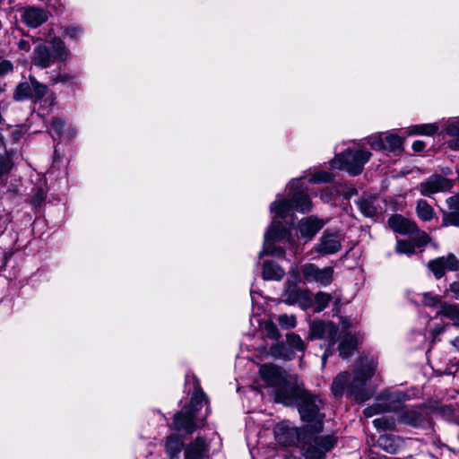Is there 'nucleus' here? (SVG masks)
Wrapping results in <instances>:
<instances>
[{"instance_id": "nucleus-31", "label": "nucleus", "mask_w": 459, "mask_h": 459, "mask_svg": "<svg viewBox=\"0 0 459 459\" xmlns=\"http://www.w3.org/2000/svg\"><path fill=\"white\" fill-rule=\"evenodd\" d=\"M438 314L443 315L454 321L456 325H459V306L455 304H444L441 306V309Z\"/></svg>"}, {"instance_id": "nucleus-45", "label": "nucleus", "mask_w": 459, "mask_h": 459, "mask_svg": "<svg viewBox=\"0 0 459 459\" xmlns=\"http://www.w3.org/2000/svg\"><path fill=\"white\" fill-rule=\"evenodd\" d=\"M65 124V122L60 118H53L51 122V128H50V134L53 138L55 136L60 137L63 134V130Z\"/></svg>"}, {"instance_id": "nucleus-32", "label": "nucleus", "mask_w": 459, "mask_h": 459, "mask_svg": "<svg viewBox=\"0 0 459 459\" xmlns=\"http://www.w3.org/2000/svg\"><path fill=\"white\" fill-rule=\"evenodd\" d=\"M286 342L292 351H304L306 345L301 337L295 333H289L286 334Z\"/></svg>"}, {"instance_id": "nucleus-20", "label": "nucleus", "mask_w": 459, "mask_h": 459, "mask_svg": "<svg viewBox=\"0 0 459 459\" xmlns=\"http://www.w3.org/2000/svg\"><path fill=\"white\" fill-rule=\"evenodd\" d=\"M55 62L51 51L44 44H39L33 51L32 64L42 69L49 67Z\"/></svg>"}, {"instance_id": "nucleus-16", "label": "nucleus", "mask_w": 459, "mask_h": 459, "mask_svg": "<svg viewBox=\"0 0 459 459\" xmlns=\"http://www.w3.org/2000/svg\"><path fill=\"white\" fill-rule=\"evenodd\" d=\"M262 379L271 386L273 390L282 384L287 375L279 367L273 364H264L259 369Z\"/></svg>"}, {"instance_id": "nucleus-34", "label": "nucleus", "mask_w": 459, "mask_h": 459, "mask_svg": "<svg viewBox=\"0 0 459 459\" xmlns=\"http://www.w3.org/2000/svg\"><path fill=\"white\" fill-rule=\"evenodd\" d=\"M333 297L331 294L319 291L315 296V312L323 311L331 302Z\"/></svg>"}, {"instance_id": "nucleus-9", "label": "nucleus", "mask_w": 459, "mask_h": 459, "mask_svg": "<svg viewBox=\"0 0 459 459\" xmlns=\"http://www.w3.org/2000/svg\"><path fill=\"white\" fill-rule=\"evenodd\" d=\"M274 435L277 442L282 446H289L301 443L307 438V427L302 430L297 429L291 422L281 421L274 428Z\"/></svg>"}, {"instance_id": "nucleus-41", "label": "nucleus", "mask_w": 459, "mask_h": 459, "mask_svg": "<svg viewBox=\"0 0 459 459\" xmlns=\"http://www.w3.org/2000/svg\"><path fill=\"white\" fill-rule=\"evenodd\" d=\"M333 177L331 173L324 170L317 171L312 175L309 178V183L312 184H321V183H328L333 181Z\"/></svg>"}, {"instance_id": "nucleus-48", "label": "nucleus", "mask_w": 459, "mask_h": 459, "mask_svg": "<svg viewBox=\"0 0 459 459\" xmlns=\"http://www.w3.org/2000/svg\"><path fill=\"white\" fill-rule=\"evenodd\" d=\"M13 163L8 155L2 156L0 155V178L8 173L12 169Z\"/></svg>"}, {"instance_id": "nucleus-61", "label": "nucleus", "mask_w": 459, "mask_h": 459, "mask_svg": "<svg viewBox=\"0 0 459 459\" xmlns=\"http://www.w3.org/2000/svg\"><path fill=\"white\" fill-rule=\"evenodd\" d=\"M441 332H442V329H435V330L433 331V334H434V335H437V334H439Z\"/></svg>"}, {"instance_id": "nucleus-27", "label": "nucleus", "mask_w": 459, "mask_h": 459, "mask_svg": "<svg viewBox=\"0 0 459 459\" xmlns=\"http://www.w3.org/2000/svg\"><path fill=\"white\" fill-rule=\"evenodd\" d=\"M33 80L34 78L30 77L29 82H23L17 85L13 95L16 100L22 101L27 99H32Z\"/></svg>"}, {"instance_id": "nucleus-8", "label": "nucleus", "mask_w": 459, "mask_h": 459, "mask_svg": "<svg viewBox=\"0 0 459 459\" xmlns=\"http://www.w3.org/2000/svg\"><path fill=\"white\" fill-rule=\"evenodd\" d=\"M297 406L302 420L308 422H315L316 431H322V420L324 414L320 412L323 406L322 401L316 395L307 391H304L300 396Z\"/></svg>"}, {"instance_id": "nucleus-10", "label": "nucleus", "mask_w": 459, "mask_h": 459, "mask_svg": "<svg viewBox=\"0 0 459 459\" xmlns=\"http://www.w3.org/2000/svg\"><path fill=\"white\" fill-rule=\"evenodd\" d=\"M429 241L430 238L425 231H418V234L410 239L397 240L395 249L400 255L411 256L422 252Z\"/></svg>"}, {"instance_id": "nucleus-3", "label": "nucleus", "mask_w": 459, "mask_h": 459, "mask_svg": "<svg viewBox=\"0 0 459 459\" xmlns=\"http://www.w3.org/2000/svg\"><path fill=\"white\" fill-rule=\"evenodd\" d=\"M307 436L302 446L307 459H322L337 443L334 435H317L321 431H316V426H307Z\"/></svg>"}, {"instance_id": "nucleus-4", "label": "nucleus", "mask_w": 459, "mask_h": 459, "mask_svg": "<svg viewBox=\"0 0 459 459\" xmlns=\"http://www.w3.org/2000/svg\"><path fill=\"white\" fill-rule=\"evenodd\" d=\"M371 152L364 150H347L337 155L331 163L332 168L347 171L356 176L362 172L364 165L369 160Z\"/></svg>"}, {"instance_id": "nucleus-29", "label": "nucleus", "mask_w": 459, "mask_h": 459, "mask_svg": "<svg viewBox=\"0 0 459 459\" xmlns=\"http://www.w3.org/2000/svg\"><path fill=\"white\" fill-rule=\"evenodd\" d=\"M416 212L419 218L424 221H429L434 215V210L426 200L420 199L417 202Z\"/></svg>"}, {"instance_id": "nucleus-40", "label": "nucleus", "mask_w": 459, "mask_h": 459, "mask_svg": "<svg viewBox=\"0 0 459 459\" xmlns=\"http://www.w3.org/2000/svg\"><path fill=\"white\" fill-rule=\"evenodd\" d=\"M367 143L373 150L385 152V139L380 134L370 135L368 138Z\"/></svg>"}, {"instance_id": "nucleus-19", "label": "nucleus", "mask_w": 459, "mask_h": 459, "mask_svg": "<svg viewBox=\"0 0 459 459\" xmlns=\"http://www.w3.org/2000/svg\"><path fill=\"white\" fill-rule=\"evenodd\" d=\"M22 19L30 28H38L48 19V12L36 7H29L24 10Z\"/></svg>"}, {"instance_id": "nucleus-39", "label": "nucleus", "mask_w": 459, "mask_h": 459, "mask_svg": "<svg viewBox=\"0 0 459 459\" xmlns=\"http://www.w3.org/2000/svg\"><path fill=\"white\" fill-rule=\"evenodd\" d=\"M277 322L280 326L284 329H292L297 325L296 316L294 315L281 314L277 317Z\"/></svg>"}, {"instance_id": "nucleus-33", "label": "nucleus", "mask_w": 459, "mask_h": 459, "mask_svg": "<svg viewBox=\"0 0 459 459\" xmlns=\"http://www.w3.org/2000/svg\"><path fill=\"white\" fill-rule=\"evenodd\" d=\"M438 127L435 124L417 125L411 128V134L432 135L437 131Z\"/></svg>"}, {"instance_id": "nucleus-38", "label": "nucleus", "mask_w": 459, "mask_h": 459, "mask_svg": "<svg viewBox=\"0 0 459 459\" xmlns=\"http://www.w3.org/2000/svg\"><path fill=\"white\" fill-rule=\"evenodd\" d=\"M446 260H430L427 266L434 273L436 278H441L446 272Z\"/></svg>"}, {"instance_id": "nucleus-37", "label": "nucleus", "mask_w": 459, "mask_h": 459, "mask_svg": "<svg viewBox=\"0 0 459 459\" xmlns=\"http://www.w3.org/2000/svg\"><path fill=\"white\" fill-rule=\"evenodd\" d=\"M442 227L455 226L459 227V212H444L442 216Z\"/></svg>"}, {"instance_id": "nucleus-56", "label": "nucleus", "mask_w": 459, "mask_h": 459, "mask_svg": "<svg viewBox=\"0 0 459 459\" xmlns=\"http://www.w3.org/2000/svg\"><path fill=\"white\" fill-rule=\"evenodd\" d=\"M18 46L21 50H24L26 52L30 49V43L24 39L20 40Z\"/></svg>"}, {"instance_id": "nucleus-22", "label": "nucleus", "mask_w": 459, "mask_h": 459, "mask_svg": "<svg viewBox=\"0 0 459 459\" xmlns=\"http://www.w3.org/2000/svg\"><path fill=\"white\" fill-rule=\"evenodd\" d=\"M52 56L55 62H65L70 56V51L65 43L60 38H54L50 40Z\"/></svg>"}, {"instance_id": "nucleus-36", "label": "nucleus", "mask_w": 459, "mask_h": 459, "mask_svg": "<svg viewBox=\"0 0 459 459\" xmlns=\"http://www.w3.org/2000/svg\"><path fill=\"white\" fill-rule=\"evenodd\" d=\"M377 445L380 448L386 451L387 453H394L397 448L394 438L388 435H381L377 439Z\"/></svg>"}, {"instance_id": "nucleus-42", "label": "nucleus", "mask_w": 459, "mask_h": 459, "mask_svg": "<svg viewBox=\"0 0 459 459\" xmlns=\"http://www.w3.org/2000/svg\"><path fill=\"white\" fill-rule=\"evenodd\" d=\"M263 328L265 332V335L272 340H278L281 337L280 332L276 325L270 320L264 321Z\"/></svg>"}, {"instance_id": "nucleus-35", "label": "nucleus", "mask_w": 459, "mask_h": 459, "mask_svg": "<svg viewBox=\"0 0 459 459\" xmlns=\"http://www.w3.org/2000/svg\"><path fill=\"white\" fill-rule=\"evenodd\" d=\"M373 424L378 430H392L395 427V420L393 417L381 416L375 419Z\"/></svg>"}, {"instance_id": "nucleus-47", "label": "nucleus", "mask_w": 459, "mask_h": 459, "mask_svg": "<svg viewBox=\"0 0 459 459\" xmlns=\"http://www.w3.org/2000/svg\"><path fill=\"white\" fill-rule=\"evenodd\" d=\"M48 87L45 84L39 83L35 78L33 80L32 99L39 100L46 95Z\"/></svg>"}, {"instance_id": "nucleus-53", "label": "nucleus", "mask_w": 459, "mask_h": 459, "mask_svg": "<svg viewBox=\"0 0 459 459\" xmlns=\"http://www.w3.org/2000/svg\"><path fill=\"white\" fill-rule=\"evenodd\" d=\"M450 290L454 293V297L459 299V281L452 283Z\"/></svg>"}, {"instance_id": "nucleus-59", "label": "nucleus", "mask_w": 459, "mask_h": 459, "mask_svg": "<svg viewBox=\"0 0 459 459\" xmlns=\"http://www.w3.org/2000/svg\"><path fill=\"white\" fill-rule=\"evenodd\" d=\"M44 198H45L44 193L43 192H39V195H38L37 201L38 202H41Z\"/></svg>"}, {"instance_id": "nucleus-63", "label": "nucleus", "mask_w": 459, "mask_h": 459, "mask_svg": "<svg viewBox=\"0 0 459 459\" xmlns=\"http://www.w3.org/2000/svg\"><path fill=\"white\" fill-rule=\"evenodd\" d=\"M447 258L452 259V258H455V256L453 254H450V255L447 256Z\"/></svg>"}, {"instance_id": "nucleus-30", "label": "nucleus", "mask_w": 459, "mask_h": 459, "mask_svg": "<svg viewBox=\"0 0 459 459\" xmlns=\"http://www.w3.org/2000/svg\"><path fill=\"white\" fill-rule=\"evenodd\" d=\"M385 152L399 151L403 147V140L397 134H389L385 138Z\"/></svg>"}, {"instance_id": "nucleus-7", "label": "nucleus", "mask_w": 459, "mask_h": 459, "mask_svg": "<svg viewBox=\"0 0 459 459\" xmlns=\"http://www.w3.org/2000/svg\"><path fill=\"white\" fill-rule=\"evenodd\" d=\"M338 328L332 322L323 320H314L309 325L307 338L309 340H325L328 342V347L322 356V364L325 365L327 358L333 353V346L336 342Z\"/></svg>"}, {"instance_id": "nucleus-5", "label": "nucleus", "mask_w": 459, "mask_h": 459, "mask_svg": "<svg viewBox=\"0 0 459 459\" xmlns=\"http://www.w3.org/2000/svg\"><path fill=\"white\" fill-rule=\"evenodd\" d=\"M290 274V278L286 281L281 294L282 300L288 305L298 304L303 309L309 307L313 303L312 294L307 289L298 286L300 281L299 272L295 269Z\"/></svg>"}, {"instance_id": "nucleus-11", "label": "nucleus", "mask_w": 459, "mask_h": 459, "mask_svg": "<svg viewBox=\"0 0 459 459\" xmlns=\"http://www.w3.org/2000/svg\"><path fill=\"white\" fill-rule=\"evenodd\" d=\"M305 390L288 380V377L273 389L274 401L287 406L297 404Z\"/></svg>"}, {"instance_id": "nucleus-51", "label": "nucleus", "mask_w": 459, "mask_h": 459, "mask_svg": "<svg viewBox=\"0 0 459 459\" xmlns=\"http://www.w3.org/2000/svg\"><path fill=\"white\" fill-rule=\"evenodd\" d=\"M446 204L449 209L459 211V195H455L447 198Z\"/></svg>"}, {"instance_id": "nucleus-23", "label": "nucleus", "mask_w": 459, "mask_h": 459, "mask_svg": "<svg viewBox=\"0 0 459 459\" xmlns=\"http://www.w3.org/2000/svg\"><path fill=\"white\" fill-rule=\"evenodd\" d=\"M446 133L451 137L447 141L448 146L452 150H459V117H455L447 122Z\"/></svg>"}, {"instance_id": "nucleus-25", "label": "nucleus", "mask_w": 459, "mask_h": 459, "mask_svg": "<svg viewBox=\"0 0 459 459\" xmlns=\"http://www.w3.org/2000/svg\"><path fill=\"white\" fill-rule=\"evenodd\" d=\"M349 378V374L347 372H342L333 379L332 384V392L334 396H342L345 391L348 393V385L350 383Z\"/></svg>"}, {"instance_id": "nucleus-50", "label": "nucleus", "mask_w": 459, "mask_h": 459, "mask_svg": "<svg viewBox=\"0 0 459 459\" xmlns=\"http://www.w3.org/2000/svg\"><path fill=\"white\" fill-rule=\"evenodd\" d=\"M423 301L425 305L434 307L439 303V299L437 296H431L428 293L423 294Z\"/></svg>"}, {"instance_id": "nucleus-26", "label": "nucleus", "mask_w": 459, "mask_h": 459, "mask_svg": "<svg viewBox=\"0 0 459 459\" xmlns=\"http://www.w3.org/2000/svg\"><path fill=\"white\" fill-rule=\"evenodd\" d=\"M356 344L357 338L354 335L345 334L339 345L340 356L343 359L349 358L352 354Z\"/></svg>"}, {"instance_id": "nucleus-14", "label": "nucleus", "mask_w": 459, "mask_h": 459, "mask_svg": "<svg viewBox=\"0 0 459 459\" xmlns=\"http://www.w3.org/2000/svg\"><path fill=\"white\" fill-rule=\"evenodd\" d=\"M303 277L306 282L317 283L321 286H327L333 281L332 267L318 268L315 264H307L302 268Z\"/></svg>"}, {"instance_id": "nucleus-21", "label": "nucleus", "mask_w": 459, "mask_h": 459, "mask_svg": "<svg viewBox=\"0 0 459 459\" xmlns=\"http://www.w3.org/2000/svg\"><path fill=\"white\" fill-rule=\"evenodd\" d=\"M284 273V269L275 260H266L263 264L262 275L264 280L280 281Z\"/></svg>"}, {"instance_id": "nucleus-54", "label": "nucleus", "mask_w": 459, "mask_h": 459, "mask_svg": "<svg viewBox=\"0 0 459 459\" xmlns=\"http://www.w3.org/2000/svg\"><path fill=\"white\" fill-rule=\"evenodd\" d=\"M425 148V143L424 142L422 141H415L413 143H412V149L415 151V152H421L423 151Z\"/></svg>"}, {"instance_id": "nucleus-57", "label": "nucleus", "mask_w": 459, "mask_h": 459, "mask_svg": "<svg viewBox=\"0 0 459 459\" xmlns=\"http://www.w3.org/2000/svg\"><path fill=\"white\" fill-rule=\"evenodd\" d=\"M341 324H342V328L343 330H346L350 327V322L347 319H342Z\"/></svg>"}, {"instance_id": "nucleus-58", "label": "nucleus", "mask_w": 459, "mask_h": 459, "mask_svg": "<svg viewBox=\"0 0 459 459\" xmlns=\"http://www.w3.org/2000/svg\"><path fill=\"white\" fill-rule=\"evenodd\" d=\"M451 343L455 347H459V337H456L455 339L451 341Z\"/></svg>"}, {"instance_id": "nucleus-49", "label": "nucleus", "mask_w": 459, "mask_h": 459, "mask_svg": "<svg viewBox=\"0 0 459 459\" xmlns=\"http://www.w3.org/2000/svg\"><path fill=\"white\" fill-rule=\"evenodd\" d=\"M13 71V64L4 59H0V76H4Z\"/></svg>"}, {"instance_id": "nucleus-60", "label": "nucleus", "mask_w": 459, "mask_h": 459, "mask_svg": "<svg viewBox=\"0 0 459 459\" xmlns=\"http://www.w3.org/2000/svg\"><path fill=\"white\" fill-rule=\"evenodd\" d=\"M320 197L324 202H327L329 200V196L327 194H322Z\"/></svg>"}, {"instance_id": "nucleus-17", "label": "nucleus", "mask_w": 459, "mask_h": 459, "mask_svg": "<svg viewBox=\"0 0 459 459\" xmlns=\"http://www.w3.org/2000/svg\"><path fill=\"white\" fill-rule=\"evenodd\" d=\"M388 225L394 232L402 235L418 234V231H421L413 221L400 214L391 216L388 219Z\"/></svg>"}, {"instance_id": "nucleus-18", "label": "nucleus", "mask_w": 459, "mask_h": 459, "mask_svg": "<svg viewBox=\"0 0 459 459\" xmlns=\"http://www.w3.org/2000/svg\"><path fill=\"white\" fill-rule=\"evenodd\" d=\"M209 445L204 438L197 437L185 450V459H208Z\"/></svg>"}, {"instance_id": "nucleus-62", "label": "nucleus", "mask_w": 459, "mask_h": 459, "mask_svg": "<svg viewBox=\"0 0 459 459\" xmlns=\"http://www.w3.org/2000/svg\"><path fill=\"white\" fill-rule=\"evenodd\" d=\"M74 134H76V131L74 129H72L70 137H73Z\"/></svg>"}, {"instance_id": "nucleus-2", "label": "nucleus", "mask_w": 459, "mask_h": 459, "mask_svg": "<svg viewBox=\"0 0 459 459\" xmlns=\"http://www.w3.org/2000/svg\"><path fill=\"white\" fill-rule=\"evenodd\" d=\"M377 363L372 358H360L353 370V378L348 385V394L357 402H364L371 394L365 387L366 383L375 374Z\"/></svg>"}, {"instance_id": "nucleus-44", "label": "nucleus", "mask_w": 459, "mask_h": 459, "mask_svg": "<svg viewBox=\"0 0 459 459\" xmlns=\"http://www.w3.org/2000/svg\"><path fill=\"white\" fill-rule=\"evenodd\" d=\"M75 76L67 73H59L50 79V83L55 85L57 83H72L74 82Z\"/></svg>"}, {"instance_id": "nucleus-12", "label": "nucleus", "mask_w": 459, "mask_h": 459, "mask_svg": "<svg viewBox=\"0 0 459 459\" xmlns=\"http://www.w3.org/2000/svg\"><path fill=\"white\" fill-rule=\"evenodd\" d=\"M453 186L451 179L438 174H433L422 181L418 188L422 195L431 197L435 194L450 191Z\"/></svg>"}, {"instance_id": "nucleus-55", "label": "nucleus", "mask_w": 459, "mask_h": 459, "mask_svg": "<svg viewBox=\"0 0 459 459\" xmlns=\"http://www.w3.org/2000/svg\"><path fill=\"white\" fill-rule=\"evenodd\" d=\"M378 411L375 407H368L364 410L363 413L366 417L369 418L377 414Z\"/></svg>"}, {"instance_id": "nucleus-13", "label": "nucleus", "mask_w": 459, "mask_h": 459, "mask_svg": "<svg viewBox=\"0 0 459 459\" xmlns=\"http://www.w3.org/2000/svg\"><path fill=\"white\" fill-rule=\"evenodd\" d=\"M327 220L311 215L302 218L296 225L297 236L306 242L311 240L316 233L326 224Z\"/></svg>"}, {"instance_id": "nucleus-6", "label": "nucleus", "mask_w": 459, "mask_h": 459, "mask_svg": "<svg viewBox=\"0 0 459 459\" xmlns=\"http://www.w3.org/2000/svg\"><path fill=\"white\" fill-rule=\"evenodd\" d=\"M206 404L205 394L202 391L196 390L191 398L190 406L184 407L181 411L174 416L173 425L175 429L193 433L195 428L194 419L196 412Z\"/></svg>"}, {"instance_id": "nucleus-52", "label": "nucleus", "mask_w": 459, "mask_h": 459, "mask_svg": "<svg viewBox=\"0 0 459 459\" xmlns=\"http://www.w3.org/2000/svg\"><path fill=\"white\" fill-rule=\"evenodd\" d=\"M446 270L457 271L459 270V260H446Z\"/></svg>"}, {"instance_id": "nucleus-64", "label": "nucleus", "mask_w": 459, "mask_h": 459, "mask_svg": "<svg viewBox=\"0 0 459 459\" xmlns=\"http://www.w3.org/2000/svg\"><path fill=\"white\" fill-rule=\"evenodd\" d=\"M369 459H386L385 457H381V458H378V457H371Z\"/></svg>"}, {"instance_id": "nucleus-15", "label": "nucleus", "mask_w": 459, "mask_h": 459, "mask_svg": "<svg viewBox=\"0 0 459 459\" xmlns=\"http://www.w3.org/2000/svg\"><path fill=\"white\" fill-rule=\"evenodd\" d=\"M341 247L339 236L325 230L321 236L319 242L315 247V249L322 255H329L338 252Z\"/></svg>"}, {"instance_id": "nucleus-46", "label": "nucleus", "mask_w": 459, "mask_h": 459, "mask_svg": "<svg viewBox=\"0 0 459 459\" xmlns=\"http://www.w3.org/2000/svg\"><path fill=\"white\" fill-rule=\"evenodd\" d=\"M63 30V35L71 39L76 40L82 35V29L78 26H67Z\"/></svg>"}, {"instance_id": "nucleus-43", "label": "nucleus", "mask_w": 459, "mask_h": 459, "mask_svg": "<svg viewBox=\"0 0 459 459\" xmlns=\"http://www.w3.org/2000/svg\"><path fill=\"white\" fill-rule=\"evenodd\" d=\"M270 352L274 358L290 359V355L282 343H276L270 348Z\"/></svg>"}, {"instance_id": "nucleus-1", "label": "nucleus", "mask_w": 459, "mask_h": 459, "mask_svg": "<svg viewBox=\"0 0 459 459\" xmlns=\"http://www.w3.org/2000/svg\"><path fill=\"white\" fill-rule=\"evenodd\" d=\"M303 177L292 178L287 184L290 199L281 197L270 204V212L273 220L264 232L263 248L260 255H269L281 258L286 255H295L299 247L296 245L291 233L281 221L275 218L284 219L290 215L292 211L307 213L313 208V204L307 190L303 188L301 179Z\"/></svg>"}, {"instance_id": "nucleus-24", "label": "nucleus", "mask_w": 459, "mask_h": 459, "mask_svg": "<svg viewBox=\"0 0 459 459\" xmlns=\"http://www.w3.org/2000/svg\"><path fill=\"white\" fill-rule=\"evenodd\" d=\"M376 198L369 195H363L359 198L356 204L359 210L365 217L372 218L377 213V208L375 206Z\"/></svg>"}, {"instance_id": "nucleus-28", "label": "nucleus", "mask_w": 459, "mask_h": 459, "mask_svg": "<svg viewBox=\"0 0 459 459\" xmlns=\"http://www.w3.org/2000/svg\"><path fill=\"white\" fill-rule=\"evenodd\" d=\"M183 447V441L177 436H170L168 437L165 445L167 455L173 459L178 456Z\"/></svg>"}]
</instances>
